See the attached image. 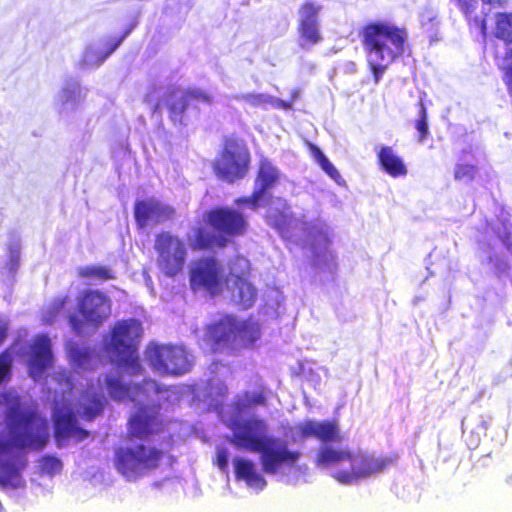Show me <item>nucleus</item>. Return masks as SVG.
Here are the masks:
<instances>
[{"label":"nucleus","mask_w":512,"mask_h":512,"mask_svg":"<svg viewBox=\"0 0 512 512\" xmlns=\"http://www.w3.org/2000/svg\"><path fill=\"white\" fill-rule=\"evenodd\" d=\"M359 35L373 81L378 84L388 66L404 54L408 32L404 27L377 20L364 24Z\"/></svg>","instance_id":"nucleus-4"},{"label":"nucleus","mask_w":512,"mask_h":512,"mask_svg":"<svg viewBox=\"0 0 512 512\" xmlns=\"http://www.w3.org/2000/svg\"><path fill=\"white\" fill-rule=\"evenodd\" d=\"M398 460L397 453L375 456L365 452H353L349 459V470H339L333 473V478L339 483L349 485L360 479L382 473L393 466Z\"/></svg>","instance_id":"nucleus-13"},{"label":"nucleus","mask_w":512,"mask_h":512,"mask_svg":"<svg viewBox=\"0 0 512 512\" xmlns=\"http://www.w3.org/2000/svg\"><path fill=\"white\" fill-rule=\"evenodd\" d=\"M414 127L418 132L417 141L423 143L429 136L428 113L423 102L419 103V117Z\"/></svg>","instance_id":"nucleus-34"},{"label":"nucleus","mask_w":512,"mask_h":512,"mask_svg":"<svg viewBox=\"0 0 512 512\" xmlns=\"http://www.w3.org/2000/svg\"><path fill=\"white\" fill-rule=\"evenodd\" d=\"M51 342L48 336L38 335L31 347L28 360L29 374L32 378L40 377L52 362Z\"/></svg>","instance_id":"nucleus-18"},{"label":"nucleus","mask_w":512,"mask_h":512,"mask_svg":"<svg viewBox=\"0 0 512 512\" xmlns=\"http://www.w3.org/2000/svg\"><path fill=\"white\" fill-rule=\"evenodd\" d=\"M223 281V269L214 257L199 259L190 270V286L193 290L204 289L216 295L221 292Z\"/></svg>","instance_id":"nucleus-16"},{"label":"nucleus","mask_w":512,"mask_h":512,"mask_svg":"<svg viewBox=\"0 0 512 512\" xmlns=\"http://www.w3.org/2000/svg\"><path fill=\"white\" fill-rule=\"evenodd\" d=\"M79 415L85 421H92L102 414L103 397L95 393L84 392L81 395Z\"/></svg>","instance_id":"nucleus-26"},{"label":"nucleus","mask_w":512,"mask_h":512,"mask_svg":"<svg viewBox=\"0 0 512 512\" xmlns=\"http://www.w3.org/2000/svg\"><path fill=\"white\" fill-rule=\"evenodd\" d=\"M69 356L78 366H83L89 361L91 351L89 349H82L73 345L69 348Z\"/></svg>","instance_id":"nucleus-41"},{"label":"nucleus","mask_w":512,"mask_h":512,"mask_svg":"<svg viewBox=\"0 0 512 512\" xmlns=\"http://www.w3.org/2000/svg\"><path fill=\"white\" fill-rule=\"evenodd\" d=\"M250 164L251 155L245 141L228 136L224 138L222 149L212 162V170L219 180L234 184L247 176Z\"/></svg>","instance_id":"nucleus-9"},{"label":"nucleus","mask_w":512,"mask_h":512,"mask_svg":"<svg viewBox=\"0 0 512 512\" xmlns=\"http://www.w3.org/2000/svg\"><path fill=\"white\" fill-rule=\"evenodd\" d=\"M379 168L393 178L405 177L408 173L404 160L391 146L383 145L376 153Z\"/></svg>","instance_id":"nucleus-19"},{"label":"nucleus","mask_w":512,"mask_h":512,"mask_svg":"<svg viewBox=\"0 0 512 512\" xmlns=\"http://www.w3.org/2000/svg\"><path fill=\"white\" fill-rule=\"evenodd\" d=\"M66 302H67V298H66V297H65V298H62L61 300H59L58 307H59V308L64 307V305L66 304Z\"/></svg>","instance_id":"nucleus-50"},{"label":"nucleus","mask_w":512,"mask_h":512,"mask_svg":"<svg viewBox=\"0 0 512 512\" xmlns=\"http://www.w3.org/2000/svg\"><path fill=\"white\" fill-rule=\"evenodd\" d=\"M234 473L237 480L244 481L247 486L262 490L267 485L265 478L257 471L255 463L247 458H234Z\"/></svg>","instance_id":"nucleus-20"},{"label":"nucleus","mask_w":512,"mask_h":512,"mask_svg":"<svg viewBox=\"0 0 512 512\" xmlns=\"http://www.w3.org/2000/svg\"><path fill=\"white\" fill-rule=\"evenodd\" d=\"M280 176L278 168L270 160L261 158L255 178V189L266 198V196L270 195V191L279 183Z\"/></svg>","instance_id":"nucleus-21"},{"label":"nucleus","mask_w":512,"mask_h":512,"mask_svg":"<svg viewBox=\"0 0 512 512\" xmlns=\"http://www.w3.org/2000/svg\"><path fill=\"white\" fill-rule=\"evenodd\" d=\"M163 431V422L156 408L141 405L127 420L129 443L114 449L116 471L128 481H136L158 469L166 452L152 439Z\"/></svg>","instance_id":"nucleus-1"},{"label":"nucleus","mask_w":512,"mask_h":512,"mask_svg":"<svg viewBox=\"0 0 512 512\" xmlns=\"http://www.w3.org/2000/svg\"><path fill=\"white\" fill-rule=\"evenodd\" d=\"M261 337V326L252 318L240 320L225 314L205 326L204 341L213 353L236 354L252 347Z\"/></svg>","instance_id":"nucleus-6"},{"label":"nucleus","mask_w":512,"mask_h":512,"mask_svg":"<svg viewBox=\"0 0 512 512\" xmlns=\"http://www.w3.org/2000/svg\"><path fill=\"white\" fill-rule=\"evenodd\" d=\"M55 381L61 386L60 400L57 396L54 397V436L58 445H61L63 440L74 438L77 441L85 440L89 432L77 425L76 415L71 408V404L65 398V393H71L74 387L73 381L67 372H59L54 375Z\"/></svg>","instance_id":"nucleus-10"},{"label":"nucleus","mask_w":512,"mask_h":512,"mask_svg":"<svg viewBox=\"0 0 512 512\" xmlns=\"http://www.w3.org/2000/svg\"><path fill=\"white\" fill-rule=\"evenodd\" d=\"M300 96V91L298 89H294L292 92H291V97H290V100L289 101H292V104L294 103V101H296Z\"/></svg>","instance_id":"nucleus-49"},{"label":"nucleus","mask_w":512,"mask_h":512,"mask_svg":"<svg viewBox=\"0 0 512 512\" xmlns=\"http://www.w3.org/2000/svg\"><path fill=\"white\" fill-rule=\"evenodd\" d=\"M266 221L268 225L274 228L282 238L288 239L291 237L295 218L293 217L292 212L289 211V208L286 210H272L267 214Z\"/></svg>","instance_id":"nucleus-23"},{"label":"nucleus","mask_w":512,"mask_h":512,"mask_svg":"<svg viewBox=\"0 0 512 512\" xmlns=\"http://www.w3.org/2000/svg\"><path fill=\"white\" fill-rule=\"evenodd\" d=\"M78 275L81 278L98 280L102 282L116 278L115 273L110 267L102 265L81 267L78 269Z\"/></svg>","instance_id":"nucleus-31"},{"label":"nucleus","mask_w":512,"mask_h":512,"mask_svg":"<svg viewBox=\"0 0 512 512\" xmlns=\"http://www.w3.org/2000/svg\"><path fill=\"white\" fill-rule=\"evenodd\" d=\"M488 262L493 266V269L497 275L506 273L510 269L509 263L497 255L490 256L488 258Z\"/></svg>","instance_id":"nucleus-42"},{"label":"nucleus","mask_w":512,"mask_h":512,"mask_svg":"<svg viewBox=\"0 0 512 512\" xmlns=\"http://www.w3.org/2000/svg\"><path fill=\"white\" fill-rule=\"evenodd\" d=\"M264 419L251 417L235 423L231 443L252 453H261L262 470L276 474L283 466L293 467L301 457L298 450H290L286 441L268 435Z\"/></svg>","instance_id":"nucleus-3"},{"label":"nucleus","mask_w":512,"mask_h":512,"mask_svg":"<svg viewBox=\"0 0 512 512\" xmlns=\"http://www.w3.org/2000/svg\"><path fill=\"white\" fill-rule=\"evenodd\" d=\"M135 389L138 392L161 394L168 391V388L161 386L156 380L151 378H145L141 383L135 385Z\"/></svg>","instance_id":"nucleus-37"},{"label":"nucleus","mask_w":512,"mask_h":512,"mask_svg":"<svg viewBox=\"0 0 512 512\" xmlns=\"http://www.w3.org/2000/svg\"><path fill=\"white\" fill-rule=\"evenodd\" d=\"M478 167L468 163H457L454 167V179L458 182H472L478 175Z\"/></svg>","instance_id":"nucleus-33"},{"label":"nucleus","mask_w":512,"mask_h":512,"mask_svg":"<svg viewBox=\"0 0 512 512\" xmlns=\"http://www.w3.org/2000/svg\"><path fill=\"white\" fill-rule=\"evenodd\" d=\"M237 100L244 101L252 107L265 109L273 102V96L262 93H246L235 97Z\"/></svg>","instance_id":"nucleus-32"},{"label":"nucleus","mask_w":512,"mask_h":512,"mask_svg":"<svg viewBox=\"0 0 512 512\" xmlns=\"http://www.w3.org/2000/svg\"><path fill=\"white\" fill-rule=\"evenodd\" d=\"M321 10V4L310 0L304 1L298 8L299 21L296 30L302 49L313 47L323 40L319 24Z\"/></svg>","instance_id":"nucleus-15"},{"label":"nucleus","mask_w":512,"mask_h":512,"mask_svg":"<svg viewBox=\"0 0 512 512\" xmlns=\"http://www.w3.org/2000/svg\"><path fill=\"white\" fill-rule=\"evenodd\" d=\"M133 29V26L131 25L130 27H128L124 32L123 34L117 38L116 40H114L110 45L109 47L107 48V51L104 55V57L102 58L101 61H103L106 57H108L110 54H112L120 45L121 43L123 42V40L131 33Z\"/></svg>","instance_id":"nucleus-44"},{"label":"nucleus","mask_w":512,"mask_h":512,"mask_svg":"<svg viewBox=\"0 0 512 512\" xmlns=\"http://www.w3.org/2000/svg\"><path fill=\"white\" fill-rule=\"evenodd\" d=\"M483 4L490 6L491 8H503L509 0H481Z\"/></svg>","instance_id":"nucleus-47"},{"label":"nucleus","mask_w":512,"mask_h":512,"mask_svg":"<svg viewBox=\"0 0 512 512\" xmlns=\"http://www.w3.org/2000/svg\"><path fill=\"white\" fill-rule=\"evenodd\" d=\"M494 36L506 45H512L511 12H499L495 15Z\"/></svg>","instance_id":"nucleus-27"},{"label":"nucleus","mask_w":512,"mask_h":512,"mask_svg":"<svg viewBox=\"0 0 512 512\" xmlns=\"http://www.w3.org/2000/svg\"><path fill=\"white\" fill-rule=\"evenodd\" d=\"M307 237L315 262H320L321 253L328 254L331 259H334L333 253L329 250L331 240L325 230L313 227L308 231Z\"/></svg>","instance_id":"nucleus-25"},{"label":"nucleus","mask_w":512,"mask_h":512,"mask_svg":"<svg viewBox=\"0 0 512 512\" xmlns=\"http://www.w3.org/2000/svg\"><path fill=\"white\" fill-rule=\"evenodd\" d=\"M228 456L229 453L225 448H219L217 450L214 464L221 470L226 471L228 468Z\"/></svg>","instance_id":"nucleus-43"},{"label":"nucleus","mask_w":512,"mask_h":512,"mask_svg":"<svg viewBox=\"0 0 512 512\" xmlns=\"http://www.w3.org/2000/svg\"><path fill=\"white\" fill-rule=\"evenodd\" d=\"M188 105L194 102H203L210 104L213 100L212 96L200 89H187L183 91Z\"/></svg>","instance_id":"nucleus-40"},{"label":"nucleus","mask_w":512,"mask_h":512,"mask_svg":"<svg viewBox=\"0 0 512 512\" xmlns=\"http://www.w3.org/2000/svg\"><path fill=\"white\" fill-rule=\"evenodd\" d=\"M77 311L81 319L72 315L69 323L75 333L81 335L85 329L98 330L111 314V299L102 291L87 289L77 297Z\"/></svg>","instance_id":"nucleus-11"},{"label":"nucleus","mask_w":512,"mask_h":512,"mask_svg":"<svg viewBox=\"0 0 512 512\" xmlns=\"http://www.w3.org/2000/svg\"><path fill=\"white\" fill-rule=\"evenodd\" d=\"M7 336V329L0 323V344L4 341Z\"/></svg>","instance_id":"nucleus-48"},{"label":"nucleus","mask_w":512,"mask_h":512,"mask_svg":"<svg viewBox=\"0 0 512 512\" xmlns=\"http://www.w3.org/2000/svg\"><path fill=\"white\" fill-rule=\"evenodd\" d=\"M104 381L108 395L112 399L116 401H123L130 398L131 387L128 384L123 383L119 377L106 375Z\"/></svg>","instance_id":"nucleus-30"},{"label":"nucleus","mask_w":512,"mask_h":512,"mask_svg":"<svg viewBox=\"0 0 512 512\" xmlns=\"http://www.w3.org/2000/svg\"><path fill=\"white\" fill-rule=\"evenodd\" d=\"M40 468L43 472L54 475L62 470V462L55 456L45 455L40 459Z\"/></svg>","instance_id":"nucleus-36"},{"label":"nucleus","mask_w":512,"mask_h":512,"mask_svg":"<svg viewBox=\"0 0 512 512\" xmlns=\"http://www.w3.org/2000/svg\"><path fill=\"white\" fill-rule=\"evenodd\" d=\"M175 209L154 198L137 200L134 204V219L139 228H145L149 223L160 224L173 219Z\"/></svg>","instance_id":"nucleus-17"},{"label":"nucleus","mask_w":512,"mask_h":512,"mask_svg":"<svg viewBox=\"0 0 512 512\" xmlns=\"http://www.w3.org/2000/svg\"><path fill=\"white\" fill-rule=\"evenodd\" d=\"M506 58L512 59V50L506 53ZM505 84L508 86L510 95H512V65L506 68Z\"/></svg>","instance_id":"nucleus-45"},{"label":"nucleus","mask_w":512,"mask_h":512,"mask_svg":"<svg viewBox=\"0 0 512 512\" xmlns=\"http://www.w3.org/2000/svg\"><path fill=\"white\" fill-rule=\"evenodd\" d=\"M233 298L243 309L251 308L257 300V290L254 285L242 276H236L233 282Z\"/></svg>","instance_id":"nucleus-22"},{"label":"nucleus","mask_w":512,"mask_h":512,"mask_svg":"<svg viewBox=\"0 0 512 512\" xmlns=\"http://www.w3.org/2000/svg\"><path fill=\"white\" fill-rule=\"evenodd\" d=\"M299 432V439L306 440L315 438L324 445L320 446L314 458V463L319 468H329L341 463H349L352 457V451L348 448H338L328 445V443H337L343 440L338 420L316 421L306 419L295 426Z\"/></svg>","instance_id":"nucleus-7"},{"label":"nucleus","mask_w":512,"mask_h":512,"mask_svg":"<svg viewBox=\"0 0 512 512\" xmlns=\"http://www.w3.org/2000/svg\"><path fill=\"white\" fill-rule=\"evenodd\" d=\"M145 359L150 368L162 376L182 375L191 366L186 349L173 344L150 343L145 349Z\"/></svg>","instance_id":"nucleus-12"},{"label":"nucleus","mask_w":512,"mask_h":512,"mask_svg":"<svg viewBox=\"0 0 512 512\" xmlns=\"http://www.w3.org/2000/svg\"><path fill=\"white\" fill-rule=\"evenodd\" d=\"M265 197L254 188L253 192L250 196H242L234 200V203L238 206H247L250 209H256L260 202L263 201Z\"/></svg>","instance_id":"nucleus-38"},{"label":"nucleus","mask_w":512,"mask_h":512,"mask_svg":"<svg viewBox=\"0 0 512 512\" xmlns=\"http://www.w3.org/2000/svg\"><path fill=\"white\" fill-rule=\"evenodd\" d=\"M245 405L248 407L252 406H266L267 405V394L264 388L258 391L249 393L246 392L244 395Z\"/></svg>","instance_id":"nucleus-39"},{"label":"nucleus","mask_w":512,"mask_h":512,"mask_svg":"<svg viewBox=\"0 0 512 512\" xmlns=\"http://www.w3.org/2000/svg\"><path fill=\"white\" fill-rule=\"evenodd\" d=\"M205 223L213 229L195 227L190 240V248L194 251L223 249L234 238L243 236L249 227L243 212L227 206H217L204 213Z\"/></svg>","instance_id":"nucleus-5"},{"label":"nucleus","mask_w":512,"mask_h":512,"mask_svg":"<svg viewBox=\"0 0 512 512\" xmlns=\"http://www.w3.org/2000/svg\"><path fill=\"white\" fill-rule=\"evenodd\" d=\"M49 441V423L35 410L17 412L10 417L8 435L0 432V458L14 450H42ZM24 457L0 460V486L18 488L22 486L21 471L26 466Z\"/></svg>","instance_id":"nucleus-2"},{"label":"nucleus","mask_w":512,"mask_h":512,"mask_svg":"<svg viewBox=\"0 0 512 512\" xmlns=\"http://www.w3.org/2000/svg\"><path fill=\"white\" fill-rule=\"evenodd\" d=\"M178 90L170 91L167 95V108L169 110L170 119L174 122H182V118L187 108L189 107L188 102L184 93L180 96L177 95Z\"/></svg>","instance_id":"nucleus-28"},{"label":"nucleus","mask_w":512,"mask_h":512,"mask_svg":"<svg viewBox=\"0 0 512 512\" xmlns=\"http://www.w3.org/2000/svg\"><path fill=\"white\" fill-rule=\"evenodd\" d=\"M464 15L470 26L478 29L482 34H486L487 22L486 18L479 16L477 10L479 7L478 0H450Z\"/></svg>","instance_id":"nucleus-24"},{"label":"nucleus","mask_w":512,"mask_h":512,"mask_svg":"<svg viewBox=\"0 0 512 512\" xmlns=\"http://www.w3.org/2000/svg\"><path fill=\"white\" fill-rule=\"evenodd\" d=\"M154 250L157 265L169 277L180 273L185 265L187 251L184 242L169 231H161L155 236Z\"/></svg>","instance_id":"nucleus-14"},{"label":"nucleus","mask_w":512,"mask_h":512,"mask_svg":"<svg viewBox=\"0 0 512 512\" xmlns=\"http://www.w3.org/2000/svg\"><path fill=\"white\" fill-rule=\"evenodd\" d=\"M308 149L313 159L319 164L321 169L335 182L340 183V181L342 180L341 174L335 168V166L329 161V159L324 155L321 149L313 143H308Z\"/></svg>","instance_id":"nucleus-29"},{"label":"nucleus","mask_w":512,"mask_h":512,"mask_svg":"<svg viewBox=\"0 0 512 512\" xmlns=\"http://www.w3.org/2000/svg\"><path fill=\"white\" fill-rule=\"evenodd\" d=\"M141 335V324L135 319L117 321L111 330V350L118 366L130 375H139L143 370L138 355Z\"/></svg>","instance_id":"nucleus-8"},{"label":"nucleus","mask_w":512,"mask_h":512,"mask_svg":"<svg viewBox=\"0 0 512 512\" xmlns=\"http://www.w3.org/2000/svg\"><path fill=\"white\" fill-rule=\"evenodd\" d=\"M297 440L301 441V440L299 439V437H298V438H294V441H297Z\"/></svg>","instance_id":"nucleus-51"},{"label":"nucleus","mask_w":512,"mask_h":512,"mask_svg":"<svg viewBox=\"0 0 512 512\" xmlns=\"http://www.w3.org/2000/svg\"><path fill=\"white\" fill-rule=\"evenodd\" d=\"M13 358L8 350L0 353V385L11 379Z\"/></svg>","instance_id":"nucleus-35"},{"label":"nucleus","mask_w":512,"mask_h":512,"mask_svg":"<svg viewBox=\"0 0 512 512\" xmlns=\"http://www.w3.org/2000/svg\"><path fill=\"white\" fill-rule=\"evenodd\" d=\"M270 106H273L277 109L289 110L292 108V101H285V100L273 97V102H272V104H270Z\"/></svg>","instance_id":"nucleus-46"}]
</instances>
